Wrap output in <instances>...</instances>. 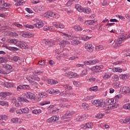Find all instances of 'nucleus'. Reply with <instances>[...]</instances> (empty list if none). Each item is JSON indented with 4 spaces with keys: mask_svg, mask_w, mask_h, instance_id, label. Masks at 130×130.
Masks as SVG:
<instances>
[{
    "mask_svg": "<svg viewBox=\"0 0 130 130\" xmlns=\"http://www.w3.org/2000/svg\"><path fill=\"white\" fill-rule=\"evenodd\" d=\"M91 60H89V61H85L84 62V64H78L76 65V67L77 68H83L84 67V66H91Z\"/></svg>",
    "mask_w": 130,
    "mask_h": 130,
    "instance_id": "9b49d317",
    "label": "nucleus"
},
{
    "mask_svg": "<svg viewBox=\"0 0 130 130\" xmlns=\"http://www.w3.org/2000/svg\"><path fill=\"white\" fill-rule=\"evenodd\" d=\"M82 107L84 109H88V108H89V105H88L86 103H84L82 104Z\"/></svg>",
    "mask_w": 130,
    "mask_h": 130,
    "instance_id": "603ef678",
    "label": "nucleus"
},
{
    "mask_svg": "<svg viewBox=\"0 0 130 130\" xmlns=\"http://www.w3.org/2000/svg\"><path fill=\"white\" fill-rule=\"evenodd\" d=\"M39 95L41 98H46L47 95H46V93L45 92H42L40 94H39Z\"/></svg>",
    "mask_w": 130,
    "mask_h": 130,
    "instance_id": "c03bdc74",
    "label": "nucleus"
},
{
    "mask_svg": "<svg viewBox=\"0 0 130 130\" xmlns=\"http://www.w3.org/2000/svg\"><path fill=\"white\" fill-rule=\"evenodd\" d=\"M119 78L120 79H121V80L126 81V80L129 79V74L127 73L126 74H121L119 76Z\"/></svg>",
    "mask_w": 130,
    "mask_h": 130,
    "instance_id": "2eb2a0df",
    "label": "nucleus"
},
{
    "mask_svg": "<svg viewBox=\"0 0 130 130\" xmlns=\"http://www.w3.org/2000/svg\"><path fill=\"white\" fill-rule=\"evenodd\" d=\"M21 36L22 37H25V38H31V37L34 36V35L31 32L23 31L22 32Z\"/></svg>",
    "mask_w": 130,
    "mask_h": 130,
    "instance_id": "0eeeda50",
    "label": "nucleus"
},
{
    "mask_svg": "<svg viewBox=\"0 0 130 130\" xmlns=\"http://www.w3.org/2000/svg\"><path fill=\"white\" fill-rule=\"evenodd\" d=\"M18 47L22 48V49H26V48H28L27 47V44L23 42H19L18 43V45H17Z\"/></svg>",
    "mask_w": 130,
    "mask_h": 130,
    "instance_id": "9d476101",
    "label": "nucleus"
},
{
    "mask_svg": "<svg viewBox=\"0 0 130 130\" xmlns=\"http://www.w3.org/2000/svg\"><path fill=\"white\" fill-rule=\"evenodd\" d=\"M82 128L83 129H87V128H91V127H93V124L91 122L87 123L85 124H83L81 125Z\"/></svg>",
    "mask_w": 130,
    "mask_h": 130,
    "instance_id": "1a4fd4ad",
    "label": "nucleus"
},
{
    "mask_svg": "<svg viewBox=\"0 0 130 130\" xmlns=\"http://www.w3.org/2000/svg\"><path fill=\"white\" fill-rule=\"evenodd\" d=\"M26 80L32 85H37V82H35V81L39 82L40 78L37 76H35L34 77H28L26 78Z\"/></svg>",
    "mask_w": 130,
    "mask_h": 130,
    "instance_id": "20e7f679",
    "label": "nucleus"
},
{
    "mask_svg": "<svg viewBox=\"0 0 130 130\" xmlns=\"http://www.w3.org/2000/svg\"><path fill=\"white\" fill-rule=\"evenodd\" d=\"M44 6H39V12H43L44 11Z\"/></svg>",
    "mask_w": 130,
    "mask_h": 130,
    "instance_id": "338daca9",
    "label": "nucleus"
},
{
    "mask_svg": "<svg viewBox=\"0 0 130 130\" xmlns=\"http://www.w3.org/2000/svg\"><path fill=\"white\" fill-rule=\"evenodd\" d=\"M75 9H76L78 12H80V13H83L84 8L79 4H76L75 5Z\"/></svg>",
    "mask_w": 130,
    "mask_h": 130,
    "instance_id": "a211bd4d",
    "label": "nucleus"
},
{
    "mask_svg": "<svg viewBox=\"0 0 130 130\" xmlns=\"http://www.w3.org/2000/svg\"><path fill=\"white\" fill-rule=\"evenodd\" d=\"M79 38L80 40H84V41H86V40H89L91 37L87 36H83V37H79Z\"/></svg>",
    "mask_w": 130,
    "mask_h": 130,
    "instance_id": "7c9ffc66",
    "label": "nucleus"
},
{
    "mask_svg": "<svg viewBox=\"0 0 130 130\" xmlns=\"http://www.w3.org/2000/svg\"><path fill=\"white\" fill-rule=\"evenodd\" d=\"M34 26L36 27V28H42L43 27V22H37L36 24H34Z\"/></svg>",
    "mask_w": 130,
    "mask_h": 130,
    "instance_id": "aec40b11",
    "label": "nucleus"
},
{
    "mask_svg": "<svg viewBox=\"0 0 130 130\" xmlns=\"http://www.w3.org/2000/svg\"><path fill=\"white\" fill-rule=\"evenodd\" d=\"M86 75H88V69L83 70L80 74V76L85 77V76H86Z\"/></svg>",
    "mask_w": 130,
    "mask_h": 130,
    "instance_id": "a878e982",
    "label": "nucleus"
},
{
    "mask_svg": "<svg viewBox=\"0 0 130 130\" xmlns=\"http://www.w3.org/2000/svg\"><path fill=\"white\" fill-rule=\"evenodd\" d=\"M74 29L75 31H77V32H80V31L83 30V28H82L80 25H75L74 26Z\"/></svg>",
    "mask_w": 130,
    "mask_h": 130,
    "instance_id": "c756f323",
    "label": "nucleus"
},
{
    "mask_svg": "<svg viewBox=\"0 0 130 130\" xmlns=\"http://www.w3.org/2000/svg\"><path fill=\"white\" fill-rule=\"evenodd\" d=\"M14 2H17V3H15V6L18 7V6H22L23 3L21 2V0H14Z\"/></svg>",
    "mask_w": 130,
    "mask_h": 130,
    "instance_id": "4c0bfd02",
    "label": "nucleus"
},
{
    "mask_svg": "<svg viewBox=\"0 0 130 130\" xmlns=\"http://www.w3.org/2000/svg\"><path fill=\"white\" fill-rule=\"evenodd\" d=\"M91 103L96 106V107H103L104 109H109V107H106L105 102H102L99 100H94L91 101Z\"/></svg>",
    "mask_w": 130,
    "mask_h": 130,
    "instance_id": "f03ea898",
    "label": "nucleus"
},
{
    "mask_svg": "<svg viewBox=\"0 0 130 130\" xmlns=\"http://www.w3.org/2000/svg\"><path fill=\"white\" fill-rule=\"evenodd\" d=\"M64 87L67 91H70L72 90V86H70L69 85H65Z\"/></svg>",
    "mask_w": 130,
    "mask_h": 130,
    "instance_id": "8fccbe9b",
    "label": "nucleus"
},
{
    "mask_svg": "<svg viewBox=\"0 0 130 130\" xmlns=\"http://www.w3.org/2000/svg\"><path fill=\"white\" fill-rule=\"evenodd\" d=\"M112 71L114 73H117V72H118L119 73H121V72H122V69H120V68H114L112 69Z\"/></svg>",
    "mask_w": 130,
    "mask_h": 130,
    "instance_id": "bb28decb",
    "label": "nucleus"
},
{
    "mask_svg": "<svg viewBox=\"0 0 130 130\" xmlns=\"http://www.w3.org/2000/svg\"><path fill=\"white\" fill-rule=\"evenodd\" d=\"M3 46V47H5L6 49H9V50H10L11 51H17V50H19V48L15 47H9L7 45Z\"/></svg>",
    "mask_w": 130,
    "mask_h": 130,
    "instance_id": "4468645a",
    "label": "nucleus"
},
{
    "mask_svg": "<svg viewBox=\"0 0 130 130\" xmlns=\"http://www.w3.org/2000/svg\"><path fill=\"white\" fill-rule=\"evenodd\" d=\"M22 110V113H28L29 112V109L28 108H24L21 109Z\"/></svg>",
    "mask_w": 130,
    "mask_h": 130,
    "instance_id": "3c124183",
    "label": "nucleus"
},
{
    "mask_svg": "<svg viewBox=\"0 0 130 130\" xmlns=\"http://www.w3.org/2000/svg\"><path fill=\"white\" fill-rule=\"evenodd\" d=\"M46 104H50V102L49 101H44L43 102L40 103V105L41 106H43L44 105H46Z\"/></svg>",
    "mask_w": 130,
    "mask_h": 130,
    "instance_id": "37998d69",
    "label": "nucleus"
},
{
    "mask_svg": "<svg viewBox=\"0 0 130 130\" xmlns=\"http://www.w3.org/2000/svg\"><path fill=\"white\" fill-rule=\"evenodd\" d=\"M99 60L97 59H94V60H90V62L91 65L95 64V63H97V62H99Z\"/></svg>",
    "mask_w": 130,
    "mask_h": 130,
    "instance_id": "bf43d9fd",
    "label": "nucleus"
},
{
    "mask_svg": "<svg viewBox=\"0 0 130 130\" xmlns=\"http://www.w3.org/2000/svg\"><path fill=\"white\" fill-rule=\"evenodd\" d=\"M74 96H76V93H75L73 91L68 92L67 93V97H74Z\"/></svg>",
    "mask_w": 130,
    "mask_h": 130,
    "instance_id": "cd10ccee",
    "label": "nucleus"
},
{
    "mask_svg": "<svg viewBox=\"0 0 130 130\" xmlns=\"http://www.w3.org/2000/svg\"><path fill=\"white\" fill-rule=\"evenodd\" d=\"M83 13H85V14H90L91 13V9L89 8H83Z\"/></svg>",
    "mask_w": 130,
    "mask_h": 130,
    "instance_id": "2f4dec72",
    "label": "nucleus"
},
{
    "mask_svg": "<svg viewBox=\"0 0 130 130\" xmlns=\"http://www.w3.org/2000/svg\"><path fill=\"white\" fill-rule=\"evenodd\" d=\"M39 65L40 66V67H44V66H45V61L41 60L39 61Z\"/></svg>",
    "mask_w": 130,
    "mask_h": 130,
    "instance_id": "a18cd8bd",
    "label": "nucleus"
},
{
    "mask_svg": "<svg viewBox=\"0 0 130 130\" xmlns=\"http://www.w3.org/2000/svg\"><path fill=\"white\" fill-rule=\"evenodd\" d=\"M124 123H126V124H130V117H126L123 121Z\"/></svg>",
    "mask_w": 130,
    "mask_h": 130,
    "instance_id": "a19ab883",
    "label": "nucleus"
},
{
    "mask_svg": "<svg viewBox=\"0 0 130 130\" xmlns=\"http://www.w3.org/2000/svg\"><path fill=\"white\" fill-rule=\"evenodd\" d=\"M130 38V34L127 36L126 34L119 36L117 40L114 41L116 44H121L125 39H128Z\"/></svg>",
    "mask_w": 130,
    "mask_h": 130,
    "instance_id": "7ed1b4c3",
    "label": "nucleus"
},
{
    "mask_svg": "<svg viewBox=\"0 0 130 130\" xmlns=\"http://www.w3.org/2000/svg\"><path fill=\"white\" fill-rule=\"evenodd\" d=\"M24 27H25V28H29V29H34V27H35L32 25L31 24H26L24 25Z\"/></svg>",
    "mask_w": 130,
    "mask_h": 130,
    "instance_id": "de8ad7c7",
    "label": "nucleus"
},
{
    "mask_svg": "<svg viewBox=\"0 0 130 130\" xmlns=\"http://www.w3.org/2000/svg\"><path fill=\"white\" fill-rule=\"evenodd\" d=\"M67 93H68V92H67V91H65V92L63 91V92H61L59 94H60V96H62L63 97H64L66 96V97H67Z\"/></svg>",
    "mask_w": 130,
    "mask_h": 130,
    "instance_id": "774afa93",
    "label": "nucleus"
},
{
    "mask_svg": "<svg viewBox=\"0 0 130 130\" xmlns=\"http://www.w3.org/2000/svg\"><path fill=\"white\" fill-rule=\"evenodd\" d=\"M23 90H30V86L28 85H22Z\"/></svg>",
    "mask_w": 130,
    "mask_h": 130,
    "instance_id": "09e8293b",
    "label": "nucleus"
},
{
    "mask_svg": "<svg viewBox=\"0 0 130 130\" xmlns=\"http://www.w3.org/2000/svg\"><path fill=\"white\" fill-rule=\"evenodd\" d=\"M19 119L18 118H13L11 119V121L13 123H17Z\"/></svg>",
    "mask_w": 130,
    "mask_h": 130,
    "instance_id": "4d7b16f0",
    "label": "nucleus"
},
{
    "mask_svg": "<svg viewBox=\"0 0 130 130\" xmlns=\"http://www.w3.org/2000/svg\"><path fill=\"white\" fill-rule=\"evenodd\" d=\"M58 110H59V109H57V108H53L52 110V114H56V113L58 112Z\"/></svg>",
    "mask_w": 130,
    "mask_h": 130,
    "instance_id": "e433bc0d",
    "label": "nucleus"
},
{
    "mask_svg": "<svg viewBox=\"0 0 130 130\" xmlns=\"http://www.w3.org/2000/svg\"><path fill=\"white\" fill-rule=\"evenodd\" d=\"M10 36H12V37H17V36H18V35L16 32H11L10 33Z\"/></svg>",
    "mask_w": 130,
    "mask_h": 130,
    "instance_id": "680f3d73",
    "label": "nucleus"
},
{
    "mask_svg": "<svg viewBox=\"0 0 130 130\" xmlns=\"http://www.w3.org/2000/svg\"><path fill=\"white\" fill-rule=\"evenodd\" d=\"M124 109H130V104H126L123 106Z\"/></svg>",
    "mask_w": 130,
    "mask_h": 130,
    "instance_id": "052dcab7",
    "label": "nucleus"
},
{
    "mask_svg": "<svg viewBox=\"0 0 130 130\" xmlns=\"http://www.w3.org/2000/svg\"><path fill=\"white\" fill-rule=\"evenodd\" d=\"M60 92H59V90L56 89H53V95H56L57 94H60Z\"/></svg>",
    "mask_w": 130,
    "mask_h": 130,
    "instance_id": "13d9d810",
    "label": "nucleus"
},
{
    "mask_svg": "<svg viewBox=\"0 0 130 130\" xmlns=\"http://www.w3.org/2000/svg\"><path fill=\"white\" fill-rule=\"evenodd\" d=\"M62 34H63V35H64V36H66L67 39H69V40H73V39H74L73 37H72L70 35L67 34L66 32H62Z\"/></svg>",
    "mask_w": 130,
    "mask_h": 130,
    "instance_id": "393cba45",
    "label": "nucleus"
},
{
    "mask_svg": "<svg viewBox=\"0 0 130 130\" xmlns=\"http://www.w3.org/2000/svg\"><path fill=\"white\" fill-rule=\"evenodd\" d=\"M85 49L88 52H93V50H94V47L91 44H87V46H85Z\"/></svg>",
    "mask_w": 130,
    "mask_h": 130,
    "instance_id": "f8f14e48",
    "label": "nucleus"
},
{
    "mask_svg": "<svg viewBox=\"0 0 130 130\" xmlns=\"http://www.w3.org/2000/svg\"><path fill=\"white\" fill-rule=\"evenodd\" d=\"M97 90H98V86H97L90 87L89 89V91H90L91 92H95L96 91H97Z\"/></svg>",
    "mask_w": 130,
    "mask_h": 130,
    "instance_id": "f704fd0d",
    "label": "nucleus"
},
{
    "mask_svg": "<svg viewBox=\"0 0 130 130\" xmlns=\"http://www.w3.org/2000/svg\"><path fill=\"white\" fill-rule=\"evenodd\" d=\"M93 98H94V95H89L84 99L83 101H89V100H92Z\"/></svg>",
    "mask_w": 130,
    "mask_h": 130,
    "instance_id": "c85d7f7f",
    "label": "nucleus"
},
{
    "mask_svg": "<svg viewBox=\"0 0 130 130\" xmlns=\"http://www.w3.org/2000/svg\"><path fill=\"white\" fill-rule=\"evenodd\" d=\"M112 80L115 81V82H117L118 80H119V77H118V75H114L112 78Z\"/></svg>",
    "mask_w": 130,
    "mask_h": 130,
    "instance_id": "79ce46f5",
    "label": "nucleus"
},
{
    "mask_svg": "<svg viewBox=\"0 0 130 130\" xmlns=\"http://www.w3.org/2000/svg\"><path fill=\"white\" fill-rule=\"evenodd\" d=\"M77 121H83L84 120V117L79 116L78 118L76 119Z\"/></svg>",
    "mask_w": 130,
    "mask_h": 130,
    "instance_id": "6e6d98bb",
    "label": "nucleus"
},
{
    "mask_svg": "<svg viewBox=\"0 0 130 130\" xmlns=\"http://www.w3.org/2000/svg\"><path fill=\"white\" fill-rule=\"evenodd\" d=\"M0 105L2 106H9V103L6 101H1L0 102Z\"/></svg>",
    "mask_w": 130,
    "mask_h": 130,
    "instance_id": "58836bf2",
    "label": "nucleus"
},
{
    "mask_svg": "<svg viewBox=\"0 0 130 130\" xmlns=\"http://www.w3.org/2000/svg\"><path fill=\"white\" fill-rule=\"evenodd\" d=\"M16 113L17 114H23V111L22 109L16 110Z\"/></svg>",
    "mask_w": 130,
    "mask_h": 130,
    "instance_id": "69168bd1",
    "label": "nucleus"
},
{
    "mask_svg": "<svg viewBox=\"0 0 130 130\" xmlns=\"http://www.w3.org/2000/svg\"><path fill=\"white\" fill-rule=\"evenodd\" d=\"M32 113L34 114H40V113H41V110H34L32 111Z\"/></svg>",
    "mask_w": 130,
    "mask_h": 130,
    "instance_id": "c9c22d12",
    "label": "nucleus"
},
{
    "mask_svg": "<svg viewBox=\"0 0 130 130\" xmlns=\"http://www.w3.org/2000/svg\"><path fill=\"white\" fill-rule=\"evenodd\" d=\"M111 77V74H106L104 76H103V79L104 80H107V79H110Z\"/></svg>",
    "mask_w": 130,
    "mask_h": 130,
    "instance_id": "ea45409f",
    "label": "nucleus"
},
{
    "mask_svg": "<svg viewBox=\"0 0 130 130\" xmlns=\"http://www.w3.org/2000/svg\"><path fill=\"white\" fill-rule=\"evenodd\" d=\"M75 114V111H67L65 114L63 115V118H69L70 117Z\"/></svg>",
    "mask_w": 130,
    "mask_h": 130,
    "instance_id": "423d86ee",
    "label": "nucleus"
},
{
    "mask_svg": "<svg viewBox=\"0 0 130 130\" xmlns=\"http://www.w3.org/2000/svg\"><path fill=\"white\" fill-rule=\"evenodd\" d=\"M101 69H103V66H94L93 68H91V70L92 71H95V70H98L99 71H100Z\"/></svg>",
    "mask_w": 130,
    "mask_h": 130,
    "instance_id": "5701e85b",
    "label": "nucleus"
},
{
    "mask_svg": "<svg viewBox=\"0 0 130 130\" xmlns=\"http://www.w3.org/2000/svg\"><path fill=\"white\" fill-rule=\"evenodd\" d=\"M96 20H90L85 21L84 24L87 26H89V25H93V23H96Z\"/></svg>",
    "mask_w": 130,
    "mask_h": 130,
    "instance_id": "6ab92c4d",
    "label": "nucleus"
},
{
    "mask_svg": "<svg viewBox=\"0 0 130 130\" xmlns=\"http://www.w3.org/2000/svg\"><path fill=\"white\" fill-rule=\"evenodd\" d=\"M24 97L25 98H18V101H19V102H25L26 103H29V100H27V99H26L27 98L28 99L32 100V102H34V103H35L36 102H38V101H39L40 100L39 98H38L37 97H36V95H35L34 93L30 92H27L25 94Z\"/></svg>",
    "mask_w": 130,
    "mask_h": 130,
    "instance_id": "f257e3e1",
    "label": "nucleus"
},
{
    "mask_svg": "<svg viewBox=\"0 0 130 130\" xmlns=\"http://www.w3.org/2000/svg\"><path fill=\"white\" fill-rule=\"evenodd\" d=\"M64 75L66 77H68V78H70V79H72L73 78V75H74V72H66Z\"/></svg>",
    "mask_w": 130,
    "mask_h": 130,
    "instance_id": "4be33fe9",
    "label": "nucleus"
},
{
    "mask_svg": "<svg viewBox=\"0 0 130 130\" xmlns=\"http://www.w3.org/2000/svg\"><path fill=\"white\" fill-rule=\"evenodd\" d=\"M17 91H21V90H23V85H19L17 87Z\"/></svg>",
    "mask_w": 130,
    "mask_h": 130,
    "instance_id": "0e129e2a",
    "label": "nucleus"
},
{
    "mask_svg": "<svg viewBox=\"0 0 130 130\" xmlns=\"http://www.w3.org/2000/svg\"><path fill=\"white\" fill-rule=\"evenodd\" d=\"M4 68L6 70H7V71H11L13 69V66L9 64H5L4 65Z\"/></svg>",
    "mask_w": 130,
    "mask_h": 130,
    "instance_id": "412c9836",
    "label": "nucleus"
},
{
    "mask_svg": "<svg viewBox=\"0 0 130 130\" xmlns=\"http://www.w3.org/2000/svg\"><path fill=\"white\" fill-rule=\"evenodd\" d=\"M13 60L14 61H18V60H21V58L17 56H15L13 57Z\"/></svg>",
    "mask_w": 130,
    "mask_h": 130,
    "instance_id": "49530a36",
    "label": "nucleus"
},
{
    "mask_svg": "<svg viewBox=\"0 0 130 130\" xmlns=\"http://www.w3.org/2000/svg\"><path fill=\"white\" fill-rule=\"evenodd\" d=\"M68 44H70V42L67 40H63L60 42L59 45L61 47H66V46Z\"/></svg>",
    "mask_w": 130,
    "mask_h": 130,
    "instance_id": "dca6fc26",
    "label": "nucleus"
},
{
    "mask_svg": "<svg viewBox=\"0 0 130 130\" xmlns=\"http://www.w3.org/2000/svg\"><path fill=\"white\" fill-rule=\"evenodd\" d=\"M122 92L125 94H127L130 92V87H123L122 88Z\"/></svg>",
    "mask_w": 130,
    "mask_h": 130,
    "instance_id": "f3484780",
    "label": "nucleus"
},
{
    "mask_svg": "<svg viewBox=\"0 0 130 130\" xmlns=\"http://www.w3.org/2000/svg\"><path fill=\"white\" fill-rule=\"evenodd\" d=\"M118 107H119V104L116 103L111 107V109H115V108H117Z\"/></svg>",
    "mask_w": 130,
    "mask_h": 130,
    "instance_id": "5fc2aeb1",
    "label": "nucleus"
},
{
    "mask_svg": "<svg viewBox=\"0 0 130 130\" xmlns=\"http://www.w3.org/2000/svg\"><path fill=\"white\" fill-rule=\"evenodd\" d=\"M53 25L57 29H63V28H64V25L60 23L59 22H53Z\"/></svg>",
    "mask_w": 130,
    "mask_h": 130,
    "instance_id": "6e6552de",
    "label": "nucleus"
},
{
    "mask_svg": "<svg viewBox=\"0 0 130 130\" xmlns=\"http://www.w3.org/2000/svg\"><path fill=\"white\" fill-rule=\"evenodd\" d=\"M72 45H74L75 46L77 45H79L80 44V42L78 40H74L72 42Z\"/></svg>",
    "mask_w": 130,
    "mask_h": 130,
    "instance_id": "72a5a7b5",
    "label": "nucleus"
},
{
    "mask_svg": "<svg viewBox=\"0 0 130 130\" xmlns=\"http://www.w3.org/2000/svg\"><path fill=\"white\" fill-rule=\"evenodd\" d=\"M12 92H2L0 93V97H2V99L6 100L7 99V96H11Z\"/></svg>",
    "mask_w": 130,
    "mask_h": 130,
    "instance_id": "39448f33",
    "label": "nucleus"
},
{
    "mask_svg": "<svg viewBox=\"0 0 130 130\" xmlns=\"http://www.w3.org/2000/svg\"><path fill=\"white\" fill-rule=\"evenodd\" d=\"M104 115H105L104 114H102L101 113H99L95 115V117L98 118V119H101V118H103V116H104Z\"/></svg>",
    "mask_w": 130,
    "mask_h": 130,
    "instance_id": "473e14b6",
    "label": "nucleus"
},
{
    "mask_svg": "<svg viewBox=\"0 0 130 130\" xmlns=\"http://www.w3.org/2000/svg\"><path fill=\"white\" fill-rule=\"evenodd\" d=\"M88 81H89V82H91V83H93V82H95L96 79L93 77H88Z\"/></svg>",
    "mask_w": 130,
    "mask_h": 130,
    "instance_id": "864d4df0",
    "label": "nucleus"
},
{
    "mask_svg": "<svg viewBox=\"0 0 130 130\" xmlns=\"http://www.w3.org/2000/svg\"><path fill=\"white\" fill-rule=\"evenodd\" d=\"M58 119L59 117L56 116V115L53 116L47 120V122H54V121H56V120H58Z\"/></svg>",
    "mask_w": 130,
    "mask_h": 130,
    "instance_id": "ddd939ff",
    "label": "nucleus"
},
{
    "mask_svg": "<svg viewBox=\"0 0 130 130\" xmlns=\"http://www.w3.org/2000/svg\"><path fill=\"white\" fill-rule=\"evenodd\" d=\"M7 60L5 57H0V63H3V62H6Z\"/></svg>",
    "mask_w": 130,
    "mask_h": 130,
    "instance_id": "e2e57ef3",
    "label": "nucleus"
},
{
    "mask_svg": "<svg viewBox=\"0 0 130 130\" xmlns=\"http://www.w3.org/2000/svg\"><path fill=\"white\" fill-rule=\"evenodd\" d=\"M48 13L49 14V17H52L53 18H56V15H57V14H56L55 12L48 11Z\"/></svg>",
    "mask_w": 130,
    "mask_h": 130,
    "instance_id": "b1692460",
    "label": "nucleus"
}]
</instances>
